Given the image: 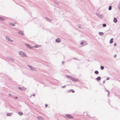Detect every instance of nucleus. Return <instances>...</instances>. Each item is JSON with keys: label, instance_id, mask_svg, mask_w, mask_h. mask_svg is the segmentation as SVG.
<instances>
[{"label": "nucleus", "instance_id": "12", "mask_svg": "<svg viewBox=\"0 0 120 120\" xmlns=\"http://www.w3.org/2000/svg\"><path fill=\"white\" fill-rule=\"evenodd\" d=\"M68 92H72V93H74L75 92V91L71 89L68 90Z\"/></svg>", "mask_w": 120, "mask_h": 120}, {"label": "nucleus", "instance_id": "19", "mask_svg": "<svg viewBox=\"0 0 120 120\" xmlns=\"http://www.w3.org/2000/svg\"><path fill=\"white\" fill-rule=\"evenodd\" d=\"M12 114L11 113H8L7 114V115L8 116H10Z\"/></svg>", "mask_w": 120, "mask_h": 120}, {"label": "nucleus", "instance_id": "37", "mask_svg": "<svg viewBox=\"0 0 120 120\" xmlns=\"http://www.w3.org/2000/svg\"><path fill=\"white\" fill-rule=\"evenodd\" d=\"M65 86H63V88H64V87Z\"/></svg>", "mask_w": 120, "mask_h": 120}, {"label": "nucleus", "instance_id": "11", "mask_svg": "<svg viewBox=\"0 0 120 120\" xmlns=\"http://www.w3.org/2000/svg\"><path fill=\"white\" fill-rule=\"evenodd\" d=\"M117 20L116 18H114L113 19V22L115 23H116L117 22Z\"/></svg>", "mask_w": 120, "mask_h": 120}, {"label": "nucleus", "instance_id": "35", "mask_svg": "<svg viewBox=\"0 0 120 120\" xmlns=\"http://www.w3.org/2000/svg\"><path fill=\"white\" fill-rule=\"evenodd\" d=\"M8 95H9V96H11V94H9Z\"/></svg>", "mask_w": 120, "mask_h": 120}, {"label": "nucleus", "instance_id": "31", "mask_svg": "<svg viewBox=\"0 0 120 120\" xmlns=\"http://www.w3.org/2000/svg\"><path fill=\"white\" fill-rule=\"evenodd\" d=\"M116 56V54L114 56V57L115 58Z\"/></svg>", "mask_w": 120, "mask_h": 120}, {"label": "nucleus", "instance_id": "25", "mask_svg": "<svg viewBox=\"0 0 120 120\" xmlns=\"http://www.w3.org/2000/svg\"><path fill=\"white\" fill-rule=\"evenodd\" d=\"M100 68L102 70H103L104 68V67L103 66H101Z\"/></svg>", "mask_w": 120, "mask_h": 120}, {"label": "nucleus", "instance_id": "26", "mask_svg": "<svg viewBox=\"0 0 120 120\" xmlns=\"http://www.w3.org/2000/svg\"><path fill=\"white\" fill-rule=\"evenodd\" d=\"M102 26H103V27H105L106 26V25L105 23H103L102 24Z\"/></svg>", "mask_w": 120, "mask_h": 120}, {"label": "nucleus", "instance_id": "38", "mask_svg": "<svg viewBox=\"0 0 120 120\" xmlns=\"http://www.w3.org/2000/svg\"><path fill=\"white\" fill-rule=\"evenodd\" d=\"M15 98H16V99H17V97H15Z\"/></svg>", "mask_w": 120, "mask_h": 120}, {"label": "nucleus", "instance_id": "10", "mask_svg": "<svg viewBox=\"0 0 120 120\" xmlns=\"http://www.w3.org/2000/svg\"><path fill=\"white\" fill-rule=\"evenodd\" d=\"M56 41L57 42H60L61 41L60 39L59 38H58L56 40Z\"/></svg>", "mask_w": 120, "mask_h": 120}, {"label": "nucleus", "instance_id": "6", "mask_svg": "<svg viewBox=\"0 0 120 120\" xmlns=\"http://www.w3.org/2000/svg\"><path fill=\"white\" fill-rule=\"evenodd\" d=\"M45 19L46 20H48L49 22H51L52 20V19H50L47 17H45Z\"/></svg>", "mask_w": 120, "mask_h": 120}, {"label": "nucleus", "instance_id": "23", "mask_svg": "<svg viewBox=\"0 0 120 120\" xmlns=\"http://www.w3.org/2000/svg\"><path fill=\"white\" fill-rule=\"evenodd\" d=\"M112 6H109V8H108V9H109V10H111L112 9Z\"/></svg>", "mask_w": 120, "mask_h": 120}, {"label": "nucleus", "instance_id": "13", "mask_svg": "<svg viewBox=\"0 0 120 120\" xmlns=\"http://www.w3.org/2000/svg\"><path fill=\"white\" fill-rule=\"evenodd\" d=\"M99 34L100 35L103 36L104 34V33L102 32H99Z\"/></svg>", "mask_w": 120, "mask_h": 120}, {"label": "nucleus", "instance_id": "3", "mask_svg": "<svg viewBox=\"0 0 120 120\" xmlns=\"http://www.w3.org/2000/svg\"><path fill=\"white\" fill-rule=\"evenodd\" d=\"M6 39L8 41L11 42H13V40L9 38L8 36H6Z\"/></svg>", "mask_w": 120, "mask_h": 120}, {"label": "nucleus", "instance_id": "2", "mask_svg": "<svg viewBox=\"0 0 120 120\" xmlns=\"http://www.w3.org/2000/svg\"><path fill=\"white\" fill-rule=\"evenodd\" d=\"M27 67L28 68H30V69L32 70H35L36 69L35 68L29 65H27Z\"/></svg>", "mask_w": 120, "mask_h": 120}, {"label": "nucleus", "instance_id": "20", "mask_svg": "<svg viewBox=\"0 0 120 120\" xmlns=\"http://www.w3.org/2000/svg\"><path fill=\"white\" fill-rule=\"evenodd\" d=\"M94 73L98 75L99 73V72L98 71L96 70L95 71Z\"/></svg>", "mask_w": 120, "mask_h": 120}, {"label": "nucleus", "instance_id": "29", "mask_svg": "<svg viewBox=\"0 0 120 120\" xmlns=\"http://www.w3.org/2000/svg\"><path fill=\"white\" fill-rule=\"evenodd\" d=\"M84 44V42H82L80 44L81 45H82Z\"/></svg>", "mask_w": 120, "mask_h": 120}, {"label": "nucleus", "instance_id": "30", "mask_svg": "<svg viewBox=\"0 0 120 120\" xmlns=\"http://www.w3.org/2000/svg\"><path fill=\"white\" fill-rule=\"evenodd\" d=\"M116 45H117V44L116 43H114V46H116Z\"/></svg>", "mask_w": 120, "mask_h": 120}, {"label": "nucleus", "instance_id": "32", "mask_svg": "<svg viewBox=\"0 0 120 120\" xmlns=\"http://www.w3.org/2000/svg\"><path fill=\"white\" fill-rule=\"evenodd\" d=\"M45 107H46L48 106V105L47 104H46L45 105Z\"/></svg>", "mask_w": 120, "mask_h": 120}, {"label": "nucleus", "instance_id": "5", "mask_svg": "<svg viewBox=\"0 0 120 120\" xmlns=\"http://www.w3.org/2000/svg\"><path fill=\"white\" fill-rule=\"evenodd\" d=\"M18 33L20 34H21L22 36H23L24 35V33L21 30H19L18 32Z\"/></svg>", "mask_w": 120, "mask_h": 120}, {"label": "nucleus", "instance_id": "8", "mask_svg": "<svg viewBox=\"0 0 120 120\" xmlns=\"http://www.w3.org/2000/svg\"><path fill=\"white\" fill-rule=\"evenodd\" d=\"M25 45L26 46L28 47V48H29L30 49H32L33 47L32 46H31L30 45L28 44H26Z\"/></svg>", "mask_w": 120, "mask_h": 120}, {"label": "nucleus", "instance_id": "9", "mask_svg": "<svg viewBox=\"0 0 120 120\" xmlns=\"http://www.w3.org/2000/svg\"><path fill=\"white\" fill-rule=\"evenodd\" d=\"M67 77L69 78L71 77V78H72L71 77V76H68ZM71 79H72L74 81H78V79H75L73 78H71Z\"/></svg>", "mask_w": 120, "mask_h": 120}, {"label": "nucleus", "instance_id": "33", "mask_svg": "<svg viewBox=\"0 0 120 120\" xmlns=\"http://www.w3.org/2000/svg\"><path fill=\"white\" fill-rule=\"evenodd\" d=\"M62 64H63L64 63V62L63 61L62 62Z\"/></svg>", "mask_w": 120, "mask_h": 120}, {"label": "nucleus", "instance_id": "15", "mask_svg": "<svg viewBox=\"0 0 120 120\" xmlns=\"http://www.w3.org/2000/svg\"><path fill=\"white\" fill-rule=\"evenodd\" d=\"M19 89L20 90H25V88L23 87H19Z\"/></svg>", "mask_w": 120, "mask_h": 120}, {"label": "nucleus", "instance_id": "28", "mask_svg": "<svg viewBox=\"0 0 120 120\" xmlns=\"http://www.w3.org/2000/svg\"><path fill=\"white\" fill-rule=\"evenodd\" d=\"M118 8L119 10H120V2L118 6Z\"/></svg>", "mask_w": 120, "mask_h": 120}, {"label": "nucleus", "instance_id": "24", "mask_svg": "<svg viewBox=\"0 0 120 120\" xmlns=\"http://www.w3.org/2000/svg\"><path fill=\"white\" fill-rule=\"evenodd\" d=\"M4 19V18H3L2 17L0 16V20H3Z\"/></svg>", "mask_w": 120, "mask_h": 120}, {"label": "nucleus", "instance_id": "18", "mask_svg": "<svg viewBox=\"0 0 120 120\" xmlns=\"http://www.w3.org/2000/svg\"><path fill=\"white\" fill-rule=\"evenodd\" d=\"M40 45H35L34 46V47L35 48H38L40 47Z\"/></svg>", "mask_w": 120, "mask_h": 120}, {"label": "nucleus", "instance_id": "34", "mask_svg": "<svg viewBox=\"0 0 120 120\" xmlns=\"http://www.w3.org/2000/svg\"><path fill=\"white\" fill-rule=\"evenodd\" d=\"M107 80H108L109 79V78H107Z\"/></svg>", "mask_w": 120, "mask_h": 120}, {"label": "nucleus", "instance_id": "22", "mask_svg": "<svg viewBox=\"0 0 120 120\" xmlns=\"http://www.w3.org/2000/svg\"><path fill=\"white\" fill-rule=\"evenodd\" d=\"M18 114L20 115H21L23 114V113L22 112H18Z\"/></svg>", "mask_w": 120, "mask_h": 120}, {"label": "nucleus", "instance_id": "36", "mask_svg": "<svg viewBox=\"0 0 120 120\" xmlns=\"http://www.w3.org/2000/svg\"><path fill=\"white\" fill-rule=\"evenodd\" d=\"M56 4H58V3L57 2L56 3Z\"/></svg>", "mask_w": 120, "mask_h": 120}, {"label": "nucleus", "instance_id": "1", "mask_svg": "<svg viewBox=\"0 0 120 120\" xmlns=\"http://www.w3.org/2000/svg\"><path fill=\"white\" fill-rule=\"evenodd\" d=\"M19 54L22 57H26L27 56L26 55V53L22 51H19Z\"/></svg>", "mask_w": 120, "mask_h": 120}, {"label": "nucleus", "instance_id": "14", "mask_svg": "<svg viewBox=\"0 0 120 120\" xmlns=\"http://www.w3.org/2000/svg\"><path fill=\"white\" fill-rule=\"evenodd\" d=\"M8 59L11 60L13 62L14 61V60L12 59V58L10 57H8Z\"/></svg>", "mask_w": 120, "mask_h": 120}, {"label": "nucleus", "instance_id": "21", "mask_svg": "<svg viewBox=\"0 0 120 120\" xmlns=\"http://www.w3.org/2000/svg\"><path fill=\"white\" fill-rule=\"evenodd\" d=\"M101 77H97V80L98 81H99L101 79Z\"/></svg>", "mask_w": 120, "mask_h": 120}, {"label": "nucleus", "instance_id": "27", "mask_svg": "<svg viewBox=\"0 0 120 120\" xmlns=\"http://www.w3.org/2000/svg\"><path fill=\"white\" fill-rule=\"evenodd\" d=\"M37 118L39 119H42V117H41L38 116L37 117Z\"/></svg>", "mask_w": 120, "mask_h": 120}, {"label": "nucleus", "instance_id": "39", "mask_svg": "<svg viewBox=\"0 0 120 120\" xmlns=\"http://www.w3.org/2000/svg\"><path fill=\"white\" fill-rule=\"evenodd\" d=\"M103 82H104V83L105 82L104 81Z\"/></svg>", "mask_w": 120, "mask_h": 120}, {"label": "nucleus", "instance_id": "4", "mask_svg": "<svg viewBox=\"0 0 120 120\" xmlns=\"http://www.w3.org/2000/svg\"><path fill=\"white\" fill-rule=\"evenodd\" d=\"M66 116L67 117L70 119H72L73 118V117L72 116L69 114H67L66 115Z\"/></svg>", "mask_w": 120, "mask_h": 120}, {"label": "nucleus", "instance_id": "17", "mask_svg": "<svg viewBox=\"0 0 120 120\" xmlns=\"http://www.w3.org/2000/svg\"><path fill=\"white\" fill-rule=\"evenodd\" d=\"M113 38H112L110 40V43L111 44L113 42Z\"/></svg>", "mask_w": 120, "mask_h": 120}, {"label": "nucleus", "instance_id": "7", "mask_svg": "<svg viewBox=\"0 0 120 120\" xmlns=\"http://www.w3.org/2000/svg\"><path fill=\"white\" fill-rule=\"evenodd\" d=\"M96 15L98 16L100 18H103V15H101L98 13H97Z\"/></svg>", "mask_w": 120, "mask_h": 120}, {"label": "nucleus", "instance_id": "16", "mask_svg": "<svg viewBox=\"0 0 120 120\" xmlns=\"http://www.w3.org/2000/svg\"><path fill=\"white\" fill-rule=\"evenodd\" d=\"M9 25L11 26H15V24L12 23H10L9 24Z\"/></svg>", "mask_w": 120, "mask_h": 120}]
</instances>
